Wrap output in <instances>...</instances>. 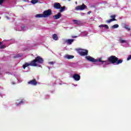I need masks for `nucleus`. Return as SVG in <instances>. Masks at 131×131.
<instances>
[{"label": "nucleus", "mask_w": 131, "mask_h": 131, "mask_svg": "<svg viewBox=\"0 0 131 131\" xmlns=\"http://www.w3.org/2000/svg\"><path fill=\"white\" fill-rule=\"evenodd\" d=\"M73 41H74V39H64V42L65 43H67V45H71Z\"/></svg>", "instance_id": "nucleus-7"}, {"label": "nucleus", "mask_w": 131, "mask_h": 131, "mask_svg": "<svg viewBox=\"0 0 131 131\" xmlns=\"http://www.w3.org/2000/svg\"><path fill=\"white\" fill-rule=\"evenodd\" d=\"M119 41L120 43H126L127 42V40H123L121 37L119 38Z\"/></svg>", "instance_id": "nucleus-15"}, {"label": "nucleus", "mask_w": 131, "mask_h": 131, "mask_svg": "<svg viewBox=\"0 0 131 131\" xmlns=\"http://www.w3.org/2000/svg\"><path fill=\"white\" fill-rule=\"evenodd\" d=\"M24 103V99L22 100H17L16 102V106H19L20 105H22Z\"/></svg>", "instance_id": "nucleus-10"}, {"label": "nucleus", "mask_w": 131, "mask_h": 131, "mask_svg": "<svg viewBox=\"0 0 131 131\" xmlns=\"http://www.w3.org/2000/svg\"><path fill=\"white\" fill-rule=\"evenodd\" d=\"M131 59V55H129L127 58V61H129V60Z\"/></svg>", "instance_id": "nucleus-26"}, {"label": "nucleus", "mask_w": 131, "mask_h": 131, "mask_svg": "<svg viewBox=\"0 0 131 131\" xmlns=\"http://www.w3.org/2000/svg\"><path fill=\"white\" fill-rule=\"evenodd\" d=\"M116 17V16H115V15L111 16V18H112V19H115Z\"/></svg>", "instance_id": "nucleus-25"}, {"label": "nucleus", "mask_w": 131, "mask_h": 131, "mask_svg": "<svg viewBox=\"0 0 131 131\" xmlns=\"http://www.w3.org/2000/svg\"><path fill=\"white\" fill-rule=\"evenodd\" d=\"M43 63V59L40 56H37L35 59L29 63L26 62L23 66V68L25 69L28 66H34V67H41L40 64Z\"/></svg>", "instance_id": "nucleus-2"}, {"label": "nucleus", "mask_w": 131, "mask_h": 131, "mask_svg": "<svg viewBox=\"0 0 131 131\" xmlns=\"http://www.w3.org/2000/svg\"><path fill=\"white\" fill-rule=\"evenodd\" d=\"M61 16H62L61 13L59 12L57 15L53 16V18H54L55 20H57L58 19H60V18H61Z\"/></svg>", "instance_id": "nucleus-12"}, {"label": "nucleus", "mask_w": 131, "mask_h": 131, "mask_svg": "<svg viewBox=\"0 0 131 131\" xmlns=\"http://www.w3.org/2000/svg\"><path fill=\"white\" fill-rule=\"evenodd\" d=\"M53 7L55 9L59 10V9H61V4L59 3H55L53 5Z\"/></svg>", "instance_id": "nucleus-8"}, {"label": "nucleus", "mask_w": 131, "mask_h": 131, "mask_svg": "<svg viewBox=\"0 0 131 131\" xmlns=\"http://www.w3.org/2000/svg\"><path fill=\"white\" fill-rule=\"evenodd\" d=\"M49 64H50V65H53L54 64V62L51 61V62H49Z\"/></svg>", "instance_id": "nucleus-28"}, {"label": "nucleus", "mask_w": 131, "mask_h": 131, "mask_svg": "<svg viewBox=\"0 0 131 131\" xmlns=\"http://www.w3.org/2000/svg\"><path fill=\"white\" fill-rule=\"evenodd\" d=\"M52 38L54 40H58V35L56 34L53 35Z\"/></svg>", "instance_id": "nucleus-18"}, {"label": "nucleus", "mask_w": 131, "mask_h": 131, "mask_svg": "<svg viewBox=\"0 0 131 131\" xmlns=\"http://www.w3.org/2000/svg\"><path fill=\"white\" fill-rule=\"evenodd\" d=\"M27 29V28L25 26H21V27H19L17 30L18 31H24V30H26Z\"/></svg>", "instance_id": "nucleus-13"}, {"label": "nucleus", "mask_w": 131, "mask_h": 131, "mask_svg": "<svg viewBox=\"0 0 131 131\" xmlns=\"http://www.w3.org/2000/svg\"><path fill=\"white\" fill-rule=\"evenodd\" d=\"M71 67H73V68H75V67H76V63H74V62H71L70 64Z\"/></svg>", "instance_id": "nucleus-20"}, {"label": "nucleus", "mask_w": 131, "mask_h": 131, "mask_svg": "<svg viewBox=\"0 0 131 131\" xmlns=\"http://www.w3.org/2000/svg\"><path fill=\"white\" fill-rule=\"evenodd\" d=\"M99 27H100V28H103L105 29H109V27L107 25H101L99 26Z\"/></svg>", "instance_id": "nucleus-16"}, {"label": "nucleus", "mask_w": 131, "mask_h": 131, "mask_svg": "<svg viewBox=\"0 0 131 131\" xmlns=\"http://www.w3.org/2000/svg\"><path fill=\"white\" fill-rule=\"evenodd\" d=\"M74 85H75V86H77V84H75Z\"/></svg>", "instance_id": "nucleus-34"}, {"label": "nucleus", "mask_w": 131, "mask_h": 131, "mask_svg": "<svg viewBox=\"0 0 131 131\" xmlns=\"http://www.w3.org/2000/svg\"><path fill=\"white\" fill-rule=\"evenodd\" d=\"M84 9H86V6H85L84 4L82 5L78 6L75 7V10L76 11H83Z\"/></svg>", "instance_id": "nucleus-5"}, {"label": "nucleus", "mask_w": 131, "mask_h": 131, "mask_svg": "<svg viewBox=\"0 0 131 131\" xmlns=\"http://www.w3.org/2000/svg\"><path fill=\"white\" fill-rule=\"evenodd\" d=\"M52 15V10L51 9H48L47 10L44 11L43 12V18H48L49 16Z\"/></svg>", "instance_id": "nucleus-4"}, {"label": "nucleus", "mask_w": 131, "mask_h": 131, "mask_svg": "<svg viewBox=\"0 0 131 131\" xmlns=\"http://www.w3.org/2000/svg\"><path fill=\"white\" fill-rule=\"evenodd\" d=\"M2 44V43L1 42H0V45Z\"/></svg>", "instance_id": "nucleus-38"}, {"label": "nucleus", "mask_w": 131, "mask_h": 131, "mask_svg": "<svg viewBox=\"0 0 131 131\" xmlns=\"http://www.w3.org/2000/svg\"><path fill=\"white\" fill-rule=\"evenodd\" d=\"M85 58L90 62H100V65H103V67H105L106 65H110V64H115L116 63V65H119V64H121L123 61L122 60L120 59L118 60V58L116 57L115 56H112L108 57L107 60H102V57H100L97 59L90 56H86Z\"/></svg>", "instance_id": "nucleus-1"}, {"label": "nucleus", "mask_w": 131, "mask_h": 131, "mask_svg": "<svg viewBox=\"0 0 131 131\" xmlns=\"http://www.w3.org/2000/svg\"><path fill=\"white\" fill-rule=\"evenodd\" d=\"M35 18H43V14H37L35 16Z\"/></svg>", "instance_id": "nucleus-17"}, {"label": "nucleus", "mask_w": 131, "mask_h": 131, "mask_svg": "<svg viewBox=\"0 0 131 131\" xmlns=\"http://www.w3.org/2000/svg\"><path fill=\"white\" fill-rule=\"evenodd\" d=\"M118 27H119V25H118V24H116L113 25L112 27V28L115 29V28H118Z\"/></svg>", "instance_id": "nucleus-23"}, {"label": "nucleus", "mask_w": 131, "mask_h": 131, "mask_svg": "<svg viewBox=\"0 0 131 131\" xmlns=\"http://www.w3.org/2000/svg\"><path fill=\"white\" fill-rule=\"evenodd\" d=\"M87 34H88L86 33V34H85V35H87Z\"/></svg>", "instance_id": "nucleus-37"}, {"label": "nucleus", "mask_w": 131, "mask_h": 131, "mask_svg": "<svg viewBox=\"0 0 131 131\" xmlns=\"http://www.w3.org/2000/svg\"><path fill=\"white\" fill-rule=\"evenodd\" d=\"M31 3L32 5H35V4H37V3H38V0H32Z\"/></svg>", "instance_id": "nucleus-21"}, {"label": "nucleus", "mask_w": 131, "mask_h": 131, "mask_svg": "<svg viewBox=\"0 0 131 131\" xmlns=\"http://www.w3.org/2000/svg\"><path fill=\"white\" fill-rule=\"evenodd\" d=\"M6 18L7 19V20H9L10 19V18H9V17L8 16H6Z\"/></svg>", "instance_id": "nucleus-31"}, {"label": "nucleus", "mask_w": 131, "mask_h": 131, "mask_svg": "<svg viewBox=\"0 0 131 131\" xmlns=\"http://www.w3.org/2000/svg\"><path fill=\"white\" fill-rule=\"evenodd\" d=\"M77 52L80 56H86L88 55V54L89 53V51L86 50H83V49H78L77 50Z\"/></svg>", "instance_id": "nucleus-3"}, {"label": "nucleus", "mask_w": 131, "mask_h": 131, "mask_svg": "<svg viewBox=\"0 0 131 131\" xmlns=\"http://www.w3.org/2000/svg\"><path fill=\"white\" fill-rule=\"evenodd\" d=\"M62 1H65V0H62ZM68 1H69V2H70V1H71V0H68Z\"/></svg>", "instance_id": "nucleus-35"}, {"label": "nucleus", "mask_w": 131, "mask_h": 131, "mask_svg": "<svg viewBox=\"0 0 131 131\" xmlns=\"http://www.w3.org/2000/svg\"><path fill=\"white\" fill-rule=\"evenodd\" d=\"M12 84H16V83L15 82H12Z\"/></svg>", "instance_id": "nucleus-30"}, {"label": "nucleus", "mask_w": 131, "mask_h": 131, "mask_svg": "<svg viewBox=\"0 0 131 131\" xmlns=\"http://www.w3.org/2000/svg\"><path fill=\"white\" fill-rule=\"evenodd\" d=\"M113 21H116V19L113 18V19H110L109 20H107L106 21V23H111V22Z\"/></svg>", "instance_id": "nucleus-19"}, {"label": "nucleus", "mask_w": 131, "mask_h": 131, "mask_svg": "<svg viewBox=\"0 0 131 131\" xmlns=\"http://www.w3.org/2000/svg\"><path fill=\"white\" fill-rule=\"evenodd\" d=\"M63 58L64 59H68L69 60H70V59H73V58H74V56L66 54L63 56Z\"/></svg>", "instance_id": "nucleus-11"}, {"label": "nucleus", "mask_w": 131, "mask_h": 131, "mask_svg": "<svg viewBox=\"0 0 131 131\" xmlns=\"http://www.w3.org/2000/svg\"><path fill=\"white\" fill-rule=\"evenodd\" d=\"M5 48H6V46L3 45L1 46L0 49H5Z\"/></svg>", "instance_id": "nucleus-27"}, {"label": "nucleus", "mask_w": 131, "mask_h": 131, "mask_svg": "<svg viewBox=\"0 0 131 131\" xmlns=\"http://www.w3.org/2000/svg\"><path fill=\"white\" fill-rule=\"evenodd\" d=\"M73 78L74 79L75 81H78L80 80V76L77 74H75L73 76Z\"/></svg>", "instance_id": "nucleus-6"}, {"label": "nucleus", "mask_w": 131, "mask_h": 131, "mask_svg": "<svg viewBox=\"0 0 131 131\" xmlns=\"http://www.w3.org/2000/svg\"><path fill=\"white\" fill-rule=\"evenodd\" d=\"M2 19V17H0V19Z\"/></svg>", "instance_id": "nucleus-36"}, {"label": "nucleus", "mask_w": 131, "mask_h": 131, "mask_svg": "<svg viewBox=\"0 0 131 131\" xmlns=\"http://www.w3.org/2000/svg\"><path fill=\"white\" fill-rule=\"evenodd\" d=\"M80 15L81 16H84V15H85V13H81Z\"/></svg>", "instance_id": "nucleus-29"}, {"label": "nucleus", "mask_w": 131, "mask_h": 131, "mask_svg": "<svg viewBox=\"0 0 131 131\" xmlns=\"http://www.w3.org/2000/svg\"><path fill=\"white\" fill-rule=\"evenodd\" d=\"M28 84H32V85H36L37 84V82H36V80L33 79L28 82Z\"/></svg>", "instance_id": "nucleus-9"}, {"label": "nucleus", "mask_w": 131, "mask_h": 131, "mask_svg": "<svg viewBox=\"0 0 131 131\" xmlns=\"http://www.w3.org/2000/svg\"><path fill=\"white\" fill-rule=\"evenodd\" d=\"M73 22L74 24H77V25H80L81 24V21L78 20H73Z\"/></svg>", "instance_id": "nucleus-14"}, {"label": "nucleus", "mask_w": 131, "mask_h": 131, "mask_svg": "<svg viewBox=\"0 0 131 131\" xmlns=\"http://www.w3.org/2000/svg\"><path fill=\"white\" fill-rule=\"evenodd\" d=\"M0 96H1V97H3V95H2V93H0Z\"/></svg>", "instance_id": "nucleus-33"}, {"label": "nucleus", "mask_w": 131, "mask_h": 131, "mask_svg": "<svg viewBox=\"0 0 131 131\" xmlns=\"http://www.w3.org/2000/svg\"><path fill=\"white\" fill-rule=\"evenodd\" d=\"M60 9V12H64V11H65V9H66V6H63L62 7V6H61Z\"/></svg>", "instance_id": "nucleus-22"}, {"label": "nucleus", "mask_w": 131, "mask_h": 131, "mask_svg": "<svg viewBox=\"0 0 131 131\" xmlns=\"http://www.w3.org/2000/svg\"><path fill=\"white\" fill-rule=\"evenodd\" d=\"M125 29H126L127 30H128L129 31V30H130V28H129V27H128V26H125Z\"/></svg>", "instance_id": "nucleus-24"}, {"label": "nucleus", "mask_w": 131, "mask_h": 131, "mask_svg": "<svg viewBox=\"0 0 131 131\" xmlns=\"http://www.w3.org/2000/svg\"><path fill=\"white\" fill-rule=\"evenodd\" d=\"M91 13H92V12L89 11V12H88V14L89 15H90V14H91Z\"/></svg>", "instance_id": "nucleus-32"}]
</instances>
